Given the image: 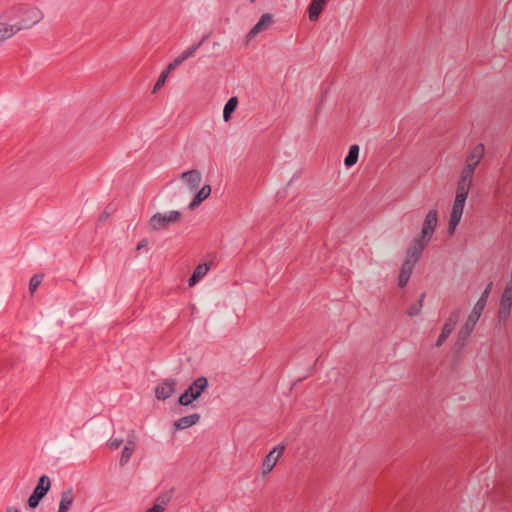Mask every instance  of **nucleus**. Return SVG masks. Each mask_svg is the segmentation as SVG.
Segmentation results:
<instances>
[{"label": "nucleus", "mask_w": 512, "mask_h": 512, "mask_svg": "<svg viewBox=\"0 0 512 512\" xmlns=\"http://www.w3.org/2000/svg\"><path fill=\"white\" fill-rule=\"evenodd\" d=\"M493 287V283L489 282L487 286L485 287L484 291L482 292L480 298L474 305L471 313L469 314L466 322L462 325L458 332V338L456 341V346L460 349L464 347L467 343V340L469 339L471 333L474 330V327L479 320L480 316L482 315V312L486 306L487 299L491 293Z\"/></svg>", "instance_id": "nucleus-1"}, {"label": "nucleus", "mask_w": 512, "mask_h": 512, "mask_svg": "<svg viewBox=\"0 0 512 512\" xmlns=\"http://www.w3.org/2000/svg\"><path fill=\"white\" fill-rule=\"evenodd\" d=\"M9 13H13L19 20L13 24H8V28L14 30V34L23 29H29L43 19V13L37 7L21 5L12 8Z\"/></svg>", "instance_id": "nucleus-2"}, {"label": "nucleus", "mask_w": 512, "mask_h": 512, "mask_svg": "<svg viewBox=\"0 0 512 512\" xmlns=\"http://www.w3.org/2000/svg\"><path fill=\"white\" fill-rule=\"evenodd\" d=\"M207 388L208 379L204 376L198 377L180 394L177 401L178 404L181 406L190 405L193 401L197 400Z\"/></svg>", "instance_id": "nucleus-3"}, {"label": "nucleus", "mask_w": 512, "mask_h": 512, "mask_svg": "<svg viewBox=\"0 0 512 512\" xmlns=\"http://www.w3.org/2000/svg\"><path fill=\"white\" fill-rule=\"evenodd\" d=\"M182 219V213L177 210L170 211L168 213H155L149 220V225L152 230L159 231L166 229L170 224L180 222Z\"/></svg>", "instance_id": "nucleus-4"}, {"label": "nucleus", "mask_w": 512, "mask_h": 512, "mask_svg": "<svg viewBox=\"0 0 512 512\" xmlns=\"http://www.w3.org/2000/svg\"><path fill=\"white\" fill-rule=\"evenodd\" d=\"M50 487L51 482L49 477L47 475H42L39 478L36 487L34 488L32 494L28 499L29 508L35 509L39 505L41 500L45 497V495L48 493Z\"/></svg>", "instance_id": "nucleus-5"}, {"label": "nucleus", "mask_w": 512, "mask_h": 512, "mask_svg": "<svg viewBox=\"0 0 512 512\" xmlns=\"http://www.w3.org/2000/svg\"><path fill=\"white\" fill-rule=\"evenodd\" d=\"M512 308V281H509L501 295L498 319L500 322H506L510 316Z\"/></svg>", "instance_id": "nucleus-6"}, {"label": "nucleus", "mask_w": 512, "mask_h": 512, "mask_svg": "<svg viewBox=\"0 0 512 512\" xmlns=\"http://www.w3.org/2000/svg\"><path fill=\"white\" fill-rule=\"evenodd\" d=\"M275 23L274 15L271 13H264L259 21L251 28L246 35V44H248L257 34L267 31Z\"/></svg>", "instance_id": "nucleus-7"}, {"label": "nucleus", "mask_w": 512, "mask_h": 512, "mask_svg": "<svg viewBox=\"0 0 512 512\" xmlns=\"http://www.w3.org/2000/svg\"><path fill=\"white\" fill-rule=\"evenodd\" d=\"M438 224V212L435 208L429 210L426 214L420 237L431 241L433 233Z\"/></svg>", "instance_id": "nucleus-8"}, {"label": "nucleus", "mask_w": 512, "mask_h": 512, "mask_svg": "<svg viewBox=\"0 0 512 512\" xmlns=\"http://www.w3.org/2000/svg\"><path fill=\"white\" fill-rule=\"evenodd\" d=\"M177 381L173 378H167L155 387V396L158 400L168 399L176 389Z\"/></svg>", "instance_id": "nucleus-9"}, {"label": "nucleus", "mask_w": 512, "mask_h": 512, "mask_svg": "<svg viewBox=\"0 0 512 512\" xmlns=\"http://www.w3.org/2000/svg\"><path fill=\"white\" fill-rule=\"evenodd\" d=\"M429 242V240L423 239L420 236L415 238L407 249L406 258L417 262Z\"/></svg>", "instance_id": "nucleus-10"}, {"label": "nucleus", "mask_w": 512, "mask_h": 512, "mask_svg": "<svg viewBox=\"0 0 512 512\" xmlns=\"http://www.w3.org/2000/svg\"><path fill=\"white\" fill-rule=\"evenodd\" d=\"M200 420V414L194 413L184 417L179 418L174 421L173 428L175 431L187 429L195 424H197Z\"/></svg>", "instance_id": "nucleus-11"}, {"label": "nucleus", "mask_w": 512, "mask_h": 512, "mask_svg": "<svg viewBox=\"0 0 512 512\" xmlns=\"http://www.w3.org/2000/svg\"><path fill=\"white\" fill-rule=\"evenodd\" d=\"M180 178L187 183L190 190H196L201 182V173L200 171L193 169L186 172H183Z\"/></svg>", "instance_id": "nucleus-12"}, {"label": "nucleus", "mask_w": 512, "mask_h": 512, "mask_svg": "<svg viewBox=\"0 0 512 512\" xmlns=\"http://www.w3.org/2000/svg\"><path fill=\"white\" fill-rule=\"evenodd\" d=\"M484 150L483 144L476 145L467 157L465 167L475 170L484 155Z\"/></svg>", "instance_id": "nucleus-13"}, {"label": "nucleus", "mask_w": 512, "mask_h": 512, "mask_svg": "<svg viewBox=\"0 0 512 512\" xmlns=\"http://www.w3.org/2000/svg\"><path fill=\"white\" fill-rule=\"evenodd\" d=\"M463 209V207L453 204L448 223V231L450 235L454 233L456 227L458 226L463 214Z\"/></svg>", "instance_id": "nucleus-14"}, {"label": "nucleus", "mask_w": 512, "mask_h": 512, "mask_svg": "<svg viewBox=\"0 0 512 512\" xmlns=\"http://www.w3.org/2000/svg\"><path fill=\"white\" fill-rule=\"evenodd\" d=\"M328 0H311L308 6L310 21H317Z\"/></svg>", "instance_id": "nucleus-15"}, {"label": "nucleus", "mask_w": 512, "mask_h": 512, "mask_svg": "<svg viewBox=\"0 0 512 512\" xmlns=\"http://www.w3.org/2000/svg\"><path fill=\"white\" fill-rule=\"evenodd\" d=\"M211 194V186L209 184L204 185L194 196L189 204V209L193 210L199 206L206 198Z\"/></svg>", "instance_id": "nucleus-16"}, {"label": "nucleus", "mask_w": 512, "mask_h": 512, "mask_svg": "<svg viewBox=\"0 0 512 512\" xmlns=\"http://www.w3.org/2000/svg\"><path fill=\"white\" fill-rule=\"evenodd\" d=\"M474 169L465 167L462 170L461 178L458 182L457 189L463 188V190H467L469 192V189L472 184Z\"/></svg>", "instance_id": "nucleus-17"}, {"label": "nucleus", "mask_w": 512, "mask_h": 512, "mask_svg": "<svg viewBox=\"0 0 512 512\" xmlns=\"http://www.w3.org/2000/svg\"><path fill=\"white\" fill-rule=\"evenodd\" d=\"M210 269L207 263L198 264L188 280L190 287L194 286Z\"/></svg>", "instance_id": "nucleus-18"}, {"label": "nucleus", "mask_w": 512, "mask_h": 512, "mask_svg": "<svg viewBox=\"0 0 512 512\" xmlns=\"http://www.w3.org/2000/svg\"><path fill=\"white\" fill-rule=\"evenodd\" d=\"M74 501L72 489H67L61 493L58 512H67Z\"/></svg>", "instance_id": "nucleus-19"}, {"label": "nucleus", "mask_w": 512, "mask_h": 512, "mask_svg": "<svg viewBox=\"0 0 512 512\" xmlns=\"http://www.w3.org/2000/svg\"><path fill=\"white\" fill-rule=\"evenodd\" d=\"M278 459V456H276L273 451H270L263 461L262 474L267 475L268 473H270L272 469L275 467Z\"/></svg>", "instance_id": "nucleus-20"}, {"label": "nucleus", "mask_w": 512, "mask_h": 512, "mask_svg": "<svg viewBox=\"0 0 512 512\" xmlns=\"http://www.w3.org/2000/svg\"><path fill=\"white\" fill-rule=\"evenodd\" d=\"M135 450V441L134 440H128L124 446V449L121 454L120 458V466H124L128 463L130 460L133 451Z\"/></svg>", "instance_id": "nucleus-21"}, {"label": "nucleus", "mask_w": 512, "mask_h": 512, "mask_svg": "<svg viewBox=\"0 0 512 512\" xmlns=\"http://www.w3.org/2000/svg\"><path fill=\"white\" fill-rule=\"evenodd\" d=\"M359 146L357 144L351 145L348 151V154L346 155L344 159V164L346 167H352L356 164L359 157Z\"/></svg>", "instance_id": "nucleus-22"}, {"label": "nucleus", "mask_w": 512, "mask_h": 512, "mask_svg": "<svg viewBox=\"0 0 512 512\" xmlns=\"http://www.w3.org/2000/svg\"><path fill=\"white\" fill-rule=\"evenodd\" d=\"M238 106V98L233 96L228 99L223 109V119L224 121H228L231 118V115L234 113Z\"/></svg>", "instance_id": "nucleus-23"}, {"label": "nucleus", "mask_w": 512, "mask_h": 512, "mask_svg": "<svg viewBox=\"0 0 512 512\" xmlns=\"http://www.w3.org/2000/svg\"><path fill=\"white\" fill-rule=\"evenodd\" d=\"M173 489H170L168 491H165L161 493L155 500V503L153 506H159L161 509V512L165 511V507L168 505V503L172 499Z\"/></svg>", "instance_id": "nucleus-24"}, {"label": "nucleus", "mask_w": 512, "mask_h": 512, "mask_svg": "<svg viewBox=\"0 0 512 512\" xmlns=\"http://www.w3.org/2000/svg\"><path fill=\"white\" fill-rule=\"evenodd\" d=\"M424 298H425V293H422V294H421V296H420V298H419V300H418V302H417V303H415V304H412V305H410V306L408 307V309H407V314H408L409 316H411V317H413V316H417V315L420 313L421 308H422V306H423V300H424Z\"/></svg>", "instance_id": "nucleus-25"}, {"label": "nucleus", "mask_w": 512, "mask_h": 512, "mask_svg": "<svg viewBox=\"0 0 512 512\" xmlns=\"http://www.w3.org/2000/svg\"><path fill=\"white\" fill-rule=\"evenodd\" d=\"M468 193L469 192L467 190L464 191L463 188L456 189V197L453 204L464 208Z\"/></svg>", "instance_id": "nucleus-26"}, {"label": "nucleus", "mask_w": 512, "mask_h": 512, "mask_svg": "<svg viewBox=\"0 0 512 512\" xmlns=\"http://www.w3.org/2000/svg\"><path fill=\"white\" fill-rule=\"evenodd\" d=\"M14 35V30L8 28V24L0 23V43Z\"/></svg>", "instance_id": "nucleus-27"}, {"label": "nucleus", "mask_w": 512, "mask_h": 512, "mask_svg": "<svg viewBox=\"0 0 512 512\" xmlns=\"http://www.w3.org/2000/svg\"><path fill=\"white\" fill-rule=\"evenodd\" d=\"M452 331H453V329L443 325L442 331H441V333H440V335H439L435 345L437 347H440L443 344V342L450 336Z\"/></svg>", "instance_id": "nucleus-28"}, {"label": "nucleus", "mask_w": 512, "mask_h": 512, "mask_svg": "<svg viewBox=\"0 0 512 512\" xmlns=\"http://www.w3.org/2000/svg\"><path fill=\"white\" fill-rule=\"evenodd\" d=\"M459 317H460V310L453 311L450 314V316L447 318V320L445 321L444 325L454 330V327H455Z\"/></svg>", "instance_id": "nucleus-29"}, {"label": "nucleus", "mask_w": 512, "mask_h": 512, "mask_svg": "<svg viewBox=\"0 0 512 512\" xmlns=\"http://www.w3.org/2000/svg\"><path fill=\"white\" fill-rule=\"evenodd\" d=\"M42 279H43V276L39 275V274H35L31 277V279L29 281V290L31 293H34L37 290V288L39 287V285L42 282Z\"/></svg>", "instance_id": "nucleus-30"}, {"label": "nucleus", "mask_w": 512, "mask_h": 512, "mask_svg": "<svg viewBox=\"0 0 512 512\" xmlns=\"http://www.w3.org/2000/svg\"><path fill=\"white\" fill-rule=\"evenodd\" d=\"M198 49L199 44H193L191 47L183 51L178 57L181 59L182 62H184L188 58L192 57Z\"/></svg>", "instance_id": "nucleus-31"}, {"label": "nucleus", "mask_w": 512, "mask_h": 512, "mask_svg": "<svg viewBox=\"0 0 512 512\" xmlns=\"http://www.w3.org/2000/svg\"><path fill=\"white\" fill-rule=\"evenodd\" d=\"M116 209H117L116 204H114V203H110V204H108V205L105 207V209H104L103 213L101 214V216H100V218H99L98 220H100V221H106V220L108 219V217H109L112 213H114V212L116 211Z\"/></svg>", "instance_id": "nucleus-32"}, {"label": "nucleus", "mask_w": 512, "mask_h": 512, "mask_svg": "<svg viewBox=\"0 0 512 512\" xmlns=\"http://www.w3.org/2000/svg\"><path fill=\"white\" fill-rule=\"evenodd\" d=\"M415 264H416L415 261L406 258L405 261L403 262L402 266H401L400 271L403 272V273H407V274H409L411 276Z\"/></svg>", "instance_id": "nucleus-33"}, {"label": "nucleus", "mask_w": 512, "mask_h": 512, "mask_svg": "<svg viewBox=\"0 0 512 512\" xmlns=\"http://www.w3.org/2000/svg\"><path fill=\"white\" fill-rule=\"evenodd\" d=\"M167 77H168V74H166L164 71H162V73L160 74L159 78L157 79V81L153 87L152 93H156L158 90H160L164 86Z\"/></svg>", "instance_id": "nucleus-34"}, {"label": "nucleus", "mask_w": 512, "mask_h": 512, "mask_svg": "<svg viewBox=\"0 0 512 512\" xmlns=\"http://www.w3.org/2000/svg\"><path fill=\"white\" fill-rule=\"evenodd\" d=\"M183 62L179 57H176L164 70L166 74H170L174 69H176L179 65H181Z\"/></svg>", "instance_id": "nucleus-35"}, {"label": "nucleus", "mask_w": 512, "mask_h": 512, "mask_svg": "<svg viewBox=\"0 0 512 512\" xmlns=\"http://www.w3.org/2000/svg\"><path fill=\"white\" fill-rule=\"evenodd\" d=\"M409 279H410L409 274L403 273L400 271L399 276H398V286L400 288H404L407 285Z\"/></svg>", "instance_id": "nucleus-36"}, {"label": "nucleus", "mask_w": 512, "mask_h": 512, "mask_svg": "<svg viewBox=\"0 0 512 512\" xmlns=\"http://www.w3.org/2000/svg\"><path fill=\"white\" fill-rule=\"evenodd\" d=\"M284 450H285V445L284 444H279L276 447H274L271 451H273L274 454L276 456H278V458H279L283 454Z\"/></svg>", "instance_id": "nucleus-37"}, {"label": "nucleus", "mask_w": 512, "mask_h": 512, "mask_svg": "<svg viewBox=\"0 0 512 512\" xmlns=\"http://www.w3.org/2000/svg\"><path fill=\"white\" fill-rule=\"evenodd\" d=\"M148 239L147 238H143L142 240L139 241V243L137 244V247H136V250L137 251H140L141 249L143 248H147L148 246Z\"/></svg>", "instance_id": "nucleus-38"}, {"label": "nucleus", "mask_w": 512, "mask_h": 512, "mask_svg": "<svg viewBox=\"0 0 512 512\" xmlns=\"http://www.w3.org/2000/svg\"><path fill=\"white\" fill-rule=\"evenodd\" d=\"M121 444H122V440L115 439V440L111 441L110 446L112 448L117 449L121 446Z\"/></svg>", "instance_id": "nucleus-39"}, {"label": "nucleus", "mask_w": 512, "mask_h": 512, "mask_svg": "<svg viewBox=\"0 0 512 512\" xmlns=\"http://www.w3.org/2000/svg\"><path fill=\"white\" fill-rule=\"evenodd\" d=\"M210 35H211V33H208V34H205L202 36L200 41L197 43V44H199V48L204 44L205 41H207V39L210 37Z\"/></svg>", "instance_id": "nucleus-40"}, {"label": "nucleus", "mask_w": 512, "mask_h": 512, "mask_svg": "<svg viewBox=\"0 0 512 512\" xmlns=\"http://www.w3.org/2000/svg\"><path fill=\"white\" fill-rule=\"evenodd\" d=\"M6 512H19V510L14 507H8Z\"/></svg>", "instance_id": "nucleus-41"}, {"label": "nucleus", "mask_w": 512, "mask_h": 512, "mask_svg": "<svg viewBox=\"0 0 512 512\" xmlns=\"http://www.w3.org/2000/svg\"><path fill=\"white\" fill-rule=\"evenodd\" d=\"M7 19L10 21L13 20V18L11 16H7Z\"/></svg>", "instance_id": "nucleus-42"}, {"label": "nucleus", "mask_w": 512, "mask_h": 512, "mask_svg": "<svg viewBox=\"0 0 512 512\" xmlns=\"http://www.w3.org/2000/svg\"><path fill=\"white\" fill-rule=\"evenodd\" d=\"M250 2H251V3H254V2H256V0H250Z\"/></svg>", "instance_id": "nucleus-43"}]
</instances>
